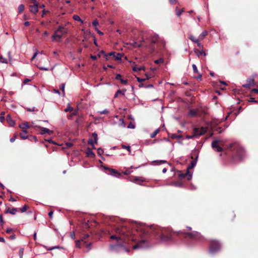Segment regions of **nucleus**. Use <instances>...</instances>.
Instances as JSON below:
<instances>
[{
    "label": "nucleus",
    "instance_id": "29",
    "mask_svg": "<svg viewBox=\"0 0 258 258\" xmlns=\"http://www.w3.org/2000/svg\"><path fill=\"white\" fill-rule=\"evenodd\" d=\"M73 110V108L69 104H68L67 108L64 109L65 112H71Z\"/></svg>",
    "mask_w": 258,
    "mask_h": 258
},
{
    "label": "nucleus",
    "instance_id": "38",
    "mask_svg": "<svg viewBox=\"0 0 258 258\" xmlns=\"http://www.w3.org/2000/svg\"><path fill=\"white\" fill-rule=\"evenodd\" d=\"M115 54V52H111L109 53L108 54H105V56L106 57V59H108V58H107L108 56H113L114 57Z\"/></svg>",
    "mask_w": 258,
    "mask_h": 258
},
{
    "label": "nucleus",
    "instance_id": "59",
    "mask_svg": "<svg viewBox=\"0 0 258 258\" xmlns=\"http://www.w3.org/2000/svg\"><path fill=\"white\" fill-rule=\"evenodd\" d=\"M38 52L36 51L33 55V56H32V58H31V60L32 61L33 59H34L35 58V57H36L37 55L38 54Z\"/></svg>",
    "mask_w": 258,
    "mask_h": 258
},
{
    "label": "nucleus",
    "instance_id": "9",
    "mask_svg": "<svg viewBox=\"0 0 258 258\" xmlns=\"http://www.w3.org/2000/svg\"><path fill=\"white\" fill-rule=\"evenodd\" d=\"M146 242L145 240H142L140 242H138L136 245L133 246L134 249H137L139 248H145L147 246L145 243Z\"/></svg>",
    "mask_w": 258,
    "mask_h": 258
},
{
    "label": "nucleus",
    "instance_id": "40",
    "mask_svg": "<svg viewBox=\"0 0 258 258\" xmlns=\"http://www.w3.org/2000/svg\"><path fill=\"white\" fill-rule=\"evenodd\" d=\"M192 68H193L194 72L195 73H198V70L196 64H192Z\"/></svg>",
    "mask_w": 258,
    "mask_h": 258
},
{
    "label": "nucleus",
    "instance_id": "10",
    "mask_svg": "<svg viewBox=\"0 0 258 258\" xmlns=\"http://www.w3.org/2000/svg\"><path fill=\"white\" fill-rule=\"evenodd\" d=\"M186 237H189L190 238H197L200 237V234L197 232L194 231L190 233H185Z\"/></svg>",
    "mask_w": 258,
    "mask_h": 258
},
{
    "label": "nucleus",
    "instance_id": "56",
    "mask_svg": "<svg viewBox=\"0 0 258 258\" xmlns=\"http://www.w3.org/2000/svg\"><path fill=\"white\" fill-rule=\"evenodd\" d=\"M101 54H104V55L105 54V52H104V51L102 50L101 51H100V52L97 54V56H98V57H101Z\"/></svg>",
    "mask_w": 258,
    "mask_h": 258
},
{
    "label": "nucleus",
    "instance_id": "41",
    "mask_svg": "<svg viewBox=\"0 0 258 258\" xmlns=\"http://www.w3.org/2000/svg\"><path fill=\"white\" fill-rule=\"evenodd\" d=\"M121 147L123 149H125L127 150V151L129 152V153L131 152L130 146H125V145H123L121 146Z\"/></svg>",
    "mask_w": 258,
    "mask_h": 258
},
{
    "label": "nucleus",
    "instance_id": "3",
    "mask_svg": "<svg viewBox=\"0 0 258 258\" xmlns=\"http://www.w3.org/2000/svg\"><path fill=\"white\" fill-rule=\"evenodd\" d=\"M151 41L152 43L156 44V46L160 49H164L165 47V41L163 38L160 37L158 35H155L152 37Z\"/></svg>",
    "mask_w": 258,
    "mask_h": 258
},
{
    "label": "nucleus",
    "instance_id": "57",
    "mask_svg": "<svg viewBox=\"0 0 258 258\" xmlns=\"http://www.w3.org/2000/svg\"><path fill=\"white\" fill-rule=\"evenodd\" d=\"M30 81V80L29 79H26L24 80L23 81V84H27L28 82H29Z\"/></svg>",
    "mask_w": 258,
    "mask_h": 258
},
{
    "label": "nucleus",
    "instance_id": "12",
    "mask_svg": "<svg viewBox=\"0 0 258 258\" xmlns=\"http://www.w3.org/2000/svg\"><path fill=\"white\" fill-rule=\"evenodd\" d=\"M19 127L22 129V132L23 133H24L25 134H27V130L29 128L30 126L29 125L27 122H25L23 124H20Z\"/></svg>",
    "mask_w": 258,
    "mask_h": 258
},
{
    "label": "nucleus",
    "instance_id": "54",
    "mask_svg": "<svg viewBox=\"0 0 258 258\" xmlns=\"http://www.w3.org/2000/svg\"><path fill=\"white\" fill-rule=\"evenodd\" d=\"M115 79L118 80H120L121 79V76L120 74H117L116 76Z\"/></svg>",
    "mask_w": 258,
    "mask_h": 258
},
{
    "label": "nucleus",
    "instance_id": "53",
    "mask_svg": "<svg viewBox=\"0 0 258 258\" xmlns=\"http://www.w3.org/2000/svg\"><path fill=\"white\" fill-rule=\"evenodd\" d=\"M95 29L99 35H103V33L102 32H101L100 30H99L97 27H95Z\"/></svg>",
    "mask_w": 258,
    "mask_h": 258
},
{
    "label": "nucleus",
    "instance_id": "18",
    "mask_svg": "<svg viewBox=\"0 0 258 258\" xmlns=\"http://www.w3.org/2000/svg\"><path fill=\"white\" fill-rule=\"evenodd\" d=\"M18 209L17 208L8 209L6 213H10L12 215H15L17 212Z\"/></svg>",
    "mask_w": 258,
    "mask_h": 258
},
{
    "label": "nucleus",
    "instance_id": "64",
    "mask_svg": "<svg viewBox=\"0 0 258 258\" xmlns=\"http://www.w3.org/2000/svg\"><path fill=\"white\" fill-rule=\"evenodd\" d=\"M13 231V229L12 228H7L6 230V232L8 233H9Z\"/></svg>",
    "mask_w": 258,
    "mask_h": 258
},
{
    "label": "nucleus",
    "instance_id": "34",
    "mask_svg": "<svg viewBox=\"0 0 258 258\" xmlns=\"http://www.w3.org/2000/svg\"><path fill=\"white\" fill-rule=\"evenodd\" d=\"M20 136L21 138L23 140L26 139L28 138V136L26 135V134H25L23 132L22 133L20 134Z\"/></svg>",
    "mask_w": 258,
    "mask_h": 258
},
{
    "label": "nucleus",
    "instance_id": "21",
    "mask_svg": "<svg viewBox=\"0 0 258 258\" xmlns=\"http://www.w3.org/2000/svg\"><path fill=\"white\" fill-rule=\"evenodd\" d=\"M130 180H131V181H133V182H136V183H138L139 181H143V180H142L141 179H140V178L139 177H132V178H131Z\"/></svg>",
    "mask_w": 258,
    "mask_h": 258
},
{
    "label": "nucleus",
    "instance_id": "47",
    "mask_svg": "<svg viewBox=\"0 0 258 258\" xmlns=\"http://www.w3.org/2000/svg\"><path fill=\"white\" fill-rule=\"evenodd\" d=\"M163 62V59H161V58L157 59V60H156L155 61V63H156L157 64L161 63H162Z\"/></svg>",
    "mask_w": 258,
    "mask_h": 258
},
{
    "label": "nucleus",
    "instance_id": "45",
    "mask_svg": "<svg viewBox=\"0 0 258 258\" xmlns=\"http://www.w3.org/2000/svg\"><path fill=\"white\" fill-rule=\"evenodd\" d=\"M88 144L92 146L93 149H95V147H94V145L93 144V141L92 139H90L88 141Z\"/></svg>",
    "mask_w": 258,
    "mask_h": 258
},
{
    "label": "nucleus",
    "instance_id": "17",
    "mask_svg": "<svg viewBox=\"0 0 258 258\" xmlns=\"http://www.w3.org/2000/svg\"><path fill=\"white\" fill-rule=\"evenodd\" d=\"M194 51L198 57H200L201 55H203L204 56H206L207 55L206 53L204 52L203 50H199L198 49H195Z\"/></svg>",
    "mask_w": 258,
    "mask_h": 258
},
{
    "label": "nucleus",
    "instance_id": "60",
    "mask_svg": "<svg viewBox=\"0 0 258 258\" xmlns=\"http://www.w3.org/2000/svg\"><path fill=\"white\" fill-rule=\"evenodd\" d=\"M155 162H157L158 163V164H162V163H165L166 161H164V160H160V161H154Z\"/></svg>",
    "mask_w": 258,
    "mask_h": 258
},
{
    "label": "nucleus",
    "instance_id": "44",
    "mask_svg": "<svg viewBox=\"0 0 258 258\" xmlns=\"http://www.w3.org/2000/svg\"><path fill=\"white\" fill-rule=\"evenodd\" d=\"M97 153L99 156H101L103 154V151L101 148H98L97 150Z\"/></svg>",
    "mask_w": 258,
    "mask_h": 258
},
{
    "label": "nucleus",
    "instance_id": "42",
    "mask_svg": "<svg viewBox=\"0 0 258 258\" xmlns=\"http://www.w3.org/2000/svg\"><path fill=\"white\" fill-rule=\"evenodd\" d=\"M108 111L107 109H104L102 111H98V113L102 114H108Z\"/></svg>",
    "mask_w": 258,
    "mask_h": 258
},
{
    "label": "nucleus",
    "instance_id": "13",
    "mask_svg": "<svg viewBox=\"0 0 258 258\" xmlns=\"http://www.w3.org/2000/svg\"><path fill=\"white\" fill-rule=\"evenodd\" d=\"M7 121L10 126H13L15 124V121L12 119L11 116L10 115L7 116Z\"/></svg>",
    "mask_w": 258,
    "mask_h": 258
},
{
    "label": "nucleus",
    "instance_id": "55",
    "mask_svg": "<svg viewBox=\"0 0 258 258\" xmlns=\"http://www.w3.org/2000/svg\"><path fill=\"white\" fill-rule=\"evenodd\" d=\"M127 127L129 128H135V125L132 123H130L128 124Z\"/></svg>",
    "mask_w": 258,
    "mask_h": 258
},
{
    "label": "nucleus",
    "instance_id": "43",
    "mask_svg": "<svg viewBox=\"0 0 258 258\" xmlns=\"http://www.w3.org/2000/svg\"><path fill=\"white\" fill-rule=\"evenodd\" d=\"M196 162H197L196 161H192L191 162L190 166L188 168H192L194 167H195V166L196 164Z\"/></svg>",
    "mask_w": 258,
    "mask_h": 258
},
{
    "label": "nucleus",
    "instance_id": "1",
    "mask_svg": "<svg viewBox=\"0 0 258 258\" xmlns=\"http://www.w3.org/2000/svg\"><path fill=\"white\" fill-rule=\"evenodd\" d=\"M115 234L110 236V238L112 240H116L118 246H121L122 244L120 241L124 243L128 240L135 241L137 240L136 234L140 236L141 234L139 229L132 230L130 225L117 227L115 229Z\"/></svg>",
    "mask_w": 258,
    "mask_h": 258
},
{
    "label": "nucleus",
    "instance_id": "28",
    "mask_svg": "<svg viewBox=\"0 0 258 258\" xmlns=\"http://www.w3.org/2000/svg\"><path fill=\"white\" fill-rule=\"evenodd\" d=\"M122 55L119 53H115V55L114 56V57L116 60H120L121 59Z\"/></svg>",
    "mask_w": 258,
    "mask_h": 258
},
{
    "label": "nucleus",
    "instance_id": "36",
    "mask_svg": "<svg viewBox=\"0 0 258 258\" xmlns=\"http://www.w3.org/2000/svg\"><path fill=\"white\" fill-rule=\"evenodd\" d=\"M64 87H65V84H62L60 86V89H61L62 90L63 95H64Z\"/></svg>",
    "mask_w": 258,
    "mask_h": 258
},
{
    "label": "nucleus",
    "instance_id": "26",
    "mask_svg": "<svg viewBox=\"0 0 258 258\" xmlns=\"http://www.w3.org/2000/svg\"><path fill=\"white\" fill-rule=\"evenodd\" d=\"M24 9H25V7H24V5H20L19 7H18V12L19 13H21L22 12H23L24 10Z\"/></svg>",
    "mask_w": 258,
    "mask_h": 258
},
{
    "label": "nucleus",
    "instance_id": "14",
    "mask_svg": "<svg viewBox=\"0 0 258 258\" xmlns=\"http://www.w3.org/2000/svg\"><path fill=\"white\" fill-rule=\"evenodd\" d=\"M180 176L182 178L186 177L188 180H190L192 177V174L189 172H187L185 174H180Z\"/></svg>",
    "mask_w": 258,
    "mask_h": 258
},
{
    "label": "nucleus",
    "instance_id": "25",
    "mask_svg": "<svg viewBox=\"0 0 258 258\" xmlns=\"http://www.w3.org/2000/svg\"><path fill=\"white\" fill-rule=\"evenodd\" d=\"M146 77H147L146 78H140L139 77H137V81L139 82H144V81L148 80L149 78H150V77H149L147 75H146Z\"/></svg>",
    "mask_w": 258,
    "mask_h": 258
},
{
    "label": "nucleus",
    "instance_id": "27",
    "mask_svg": "<svg viewBox=\"0 0 258 258\" xmlns=\"http://www.w3.org/2000/svg\"><path fill=\"white\" fill-rule=\"evenodd\" d=\"M183 12V9H181L179 10L177 9V8H176V14L178 17H179Z\"/></svg>",
    "mask_w": 258,
    "mask_h": 258
},
{
    "label": "nucleus",
    "instance_id": "24",
    "mask_svg": "<svg viewBox=\"0 0 258 258\" xmlns=\"http://www.w3.org/2000/svg\"><path fill=\"white\" fill-rule=\"evenodd\" d=\"M197 111L194 109H191L189 113V115L191 117L195 116L197 115Z\"/></svg>",
    "mask_w": 258,
    "mask_h": 258
},
{
    "label": "nucleus",
    "instance_id": "15",
    "mask_svg": "<svg viewBox=\"0 0 258 258\" xmlns=\"http://www.w3.org/2000/svg\"><path fill=\"white\" fill-rule=\"evenodd\" d=\"M86 154L88 157L91 158H94L95 157L94 153L92 152V150L90 148H88L86 151Z\"/></svg>",
    "mask_w": 258,
    "mask_h": 258
},
{
    "label": "nucleus",
    "instance_id": "51",
    "mask_svg": "<svg viewBox=\"0 0 258 258\" xmlns=\"http://www.w3.org/2000/svg\"><path fill=\"white\" fill-rule=\"evenodd\" d=\"M251 93H254L258 94V89H253L250 91Z\"/></svg>",
    "mask_w": 258,
    "mask_h": 258
},
{
    "label": "nucleus",
    "instance_id": "20",
    "mask_svg": "<svg viewBox=\"0 0 258 258\" xmlns=\"http://www.w3.org/2000/svg\"><path fill=\"white\" fill-rule=\"evenodd\" d=\"M144 66H142V67H138L136 65H135L134 66H133V69L134 70V71L135 72H138V71H140L142 70H144Z\"/></svg>",
    "mask_w": 258,
    "mask_h": 258
},
{
    "label": "nucleus",
    "instance_id": "19",
    "mask_svg": "<svg viewBox=\"0 0 258 258\" xmlns=\"http://www.w3.org/2000/svg\"><path fill=\"white\" fill-rule=\"evenodd\" d=\"M41 132L42 134H43L47 133L48 135H50L52 133V131H50L48 128L45 127H42L41 129Z\"/></svg>",
    "mask_w": 258,
    "mask_h": 258
},
{
    "label": "nucleus",
    "instance_id": "11",
    "mask_svg": "<svg viewBox=\"0 0 258 258\" xmlns=\"http://www.w3.org/2000/svg\"><path fill=\"white\" fill-rule=\"evenodd\" d=\"M89 236V235L88 234L85 235L84 236H83L81 239V241L84 243V245H85V246L87 248H88V249H90L91 248V243H87V241H86V239L87 238H88Z\"/></svg>",
    "mask_w": 258,
    "mask_h": 258
},
{
    "label": "nucleus",
    "instance_id": "39",
    "mask_svg": "<svg viewBox=\"0 0 258 258\" xmlns=\"http://www.w3.org/2000/svg\"><path fill=\"white\" fill-rule=\"evenodd\" d=\"M28 209V206L27 205L24 206L22 208L20 209L21 212H25Z\"/></svg>",
    "mask_w": 258,
    "mask_h": 258
},
{
    "label": "nucleus",
    "instance_id": "30",
    "mask_svg": "<svg viewBox=\"0 0 258 258\" xmlns=\"http://www.w3.org/2000/svg\"><path fill=\"white\" fill-rule=\"evenodd\" d=\"M73 19L75 21H80L81 22V23H83V21L81 19V18H80V17L78 15H74L73 16Z\"/></svg>",
    "mask_w": 258,
    "mask_h": 258
},
{
    "label": "nucleus",
    "instance_id": "2",
    "mask_svg": "<svg viewBox=\"0 0 258 258\" xmlns=\"http://www.w3.org/2000/svg\"><path fill=\"white\" fill-rule=\"evenodd\" d=\"M152 232L159 239L160 242H167L172 240L171 235L168 229L161 228L157 226L151 228Z\"/></svg>",
    "mask_w": 258,
    "mask_h": 258
},
{
    "label": "nucleus",
    "instance_id": "7",
    "mask_svg": "<svg viewBox=\"0 0 258 258\" xmlns=\"http://www.w3.org/2000/svg\"><path fill=\"white\" fill-rule=\"evenodd\" d=\"M32 2L33 5H30V11L35 14L38 12V6L35 0H32Z\"/></svg>",
    "mask_w": 258,
    "mask_h": 258
},
{
    "label": "nucleus",
    "instance_id": "23",
    "mask_svg": "<svg viewBox=\"0 0 258 258\" xmlns=\"http://www.w3.org/2000/svg\"><path fill=\"white\" fill-rule=\"evenodd\" d=\"M208 33H207V31H203L201 34V35L199 36V39L200 40H202L207 35Z\"/></svg>",
    "mask_w": 258,
    "mask_h": 258
},
{
    "label": "nucleus",
    "instance_id": "37",
    "mask_svg": "<svg viewBox=\"0 0 258 258\" xmlns=\"http://www.w3.org/2000/svg\"><path fill=\"white\" fill-rule=\"evenodd\" d=\"M23 252H24V249L23 248H20L19 249V251L20 258H22Z\"/></svg>",
    "mask_w": 258,
    "mask_h": 258
},
{
    "label": "nucleus",
    "instance_id": "33",
    "mask_svg": "<svg viewBox=\"0 0 258 258\" xmlns=\"http://www.w3.org/2000/svg\"><path fill=\"white\" fill-rule=\"evenodd\" d=\"M159 129H157V130H155L153 133H152L151 134L150 137L152 138H154L157 135V134L159 133Z\"/></svg>",
    "mask_w": 258,
    "mask_h": 258
},
{
    "label": "nucleus",
    "instance_id": "52",
    "mask_svg": "<svg viewBox=\"0 0 258 258\" xmlns=\"http://www.w3.org/2000/svg\"><path fill=\"white\" fill-rule=\"evenodd\" d=\"M131 173V171L130 169H126L123 172V173L125 175H128Z\"/></svg>",
    "mask_w": 258,
    "mask_h": 258
},
{
    "label": "nucleus",
    "instance_id": "16",
    "mask_svg": "<svg viewBox=\"0 0 258 258\" xmlns=\"http://www.w3.org/2000/svg\"><path fill=\"white\" fill-rule=\"evenodd\" d=\"M109 171H110V174L111 175H113V176L117 177H119L120 176V174L119 172H118L117 171H116L114 169H111L109 170Z\"/></svg>",
    "mask_w": 258,
    "mask_h": 258
},
{
    "label": "nucleus",
    "instance_id": "58",
    "mask_svg": "<svg viewBox=\"0 0 258 258\" xmlns=\"http://www.w3.org/2000/svg\"><path fill=\"white\" fill-rule=\"evenodd\" d=\"M250 86H251V84L250 83H247V84L243 85V86L244 88H249Z\"/></svg>",
    "mask_w": 258,
    "mask_h": 258
},
{
    "label": "nucleus",
    "instance_id": "8",
    "mask_svg": "<svg viewBox=\"0 0 258 258\" xmlns=\"http://www.w3.org/2000/svg\"><path fill=\"white\" fill-rule=\"evenodd\" d=\"M206 132V130L204 127L200 128H195L194 130V136L197 137L203 135Z\"/></svg>",
    "mask_w": 258,
    "mask_h": 258
},
{
    "label": "nucleus",
    "instance_id": "50",
    "mask_svg": "<svg viewBox=\"0 0 258 258\" xmlns=\"http://www.w3.org/2000/svg\"><path fill=\"white\" fill-rule=\"evenodd\" d=\"M120 81L123 84H126L127 83V80H124V79H123L122 78H121V79L120 80Z\"/></svg>",
    "mask_w": 258,
    "mask_h": 258
},
{
    "label": "nucleus",
    "instance_id": "62",
    "mask_svg": "<svg viewBox=\"0 0 258 258\" xmlns=\"http://www.w3.org/2000/svg\"><path fill=\"white\" fill-rule=\"evenodd\" d=\"M53 212L52 211H50L49 213H48V215L50 217V219H52V216H53Z\"/></svg>",
    "mask_w": 258,
    "mask_h": 258
},
{
    "label": "nucleus",
    "instance_id": "6",
    "mask_svg": "<svg viewBox=\"0 0 258 258\" xmlns=\"http://www.w3.org/2000/svg\"><path fill=\"white\" fill-rule=\"evenodd\" d=\"M222 143L220 140H215L212 143V148L217 152H221L222 151Z\"/></svg>",
    "mask_w": 258,
    "mask_h": 258
},
{
    "label": "nucleus",
    "instance_id": "48",
    "mask_svg": "<svg viewBox=\"0 0 258 258\" xmlns=\"http://www.w3.org/2000/svg\"><path fill=\"white\" fill-rule=\"evenodd\" d=\"M93 25L96 27V26L98 25V22L97 20H94L92 23Z\"/></svg>",
    "mask_w": 258,
    "mask_h": 258
},
{
    "label": "nucleus",
    "instance_id": "63",
    "mask_svg": "<svg viewBox=\"0 0 258 258\" xmlns=\"http://www.w3.org/2000/svg\"><path fill=\"white\" fill-rule=\"evenodd\" d=\"M16 138V136H14V137L11 138L10 139V142H12V143L14 142L15 141Z\"/></svg>",
    "mask_w": 258,
    "mask_h": 258
},
{
    "label": "nucleus",
    "instance_id": "5",
    "mask_svg": "<svg viewBox=\"0 0 258 258\" xmlns=\"http://www.w3.org/2000/svg\"><path fill=\"white\" fill-rule=\"evenodd\" d=\"M221 245L220 243L216 240H212L209 251L211 253H214L220 250Z\"/></svg>",
    "mask_w": 258,
    "mask_h": 258
},
{
    "label": "nucleus",
    "instance_id": "31",
    "mask_svg": "<svg viewBox=\"0 0 258 258\" xmlns=\"http://www.w3.org/2000/svg\"><path fill=\"white\" fill-rule=\"evenodd\" d=\"M0 62L7 63L8 62L7 58H4L2 56H0Z\"/></svg>",
    "mask_w": 258,
    "mask_h": 258
},
{
    "label": "nucleus",
    "instance_id": "46",
    "mask_svg": "<svg viewBox=\"0 0 258 258\" xmlns=\"http://www.w3.org/2000/svg\"><path fill=\"white\" fill-rule=\"evenodd\" d=\"M81 242H82V241H81V240H76V241H75V242H76V247H78V248H80V243H81Z\"/></svg>",
    "mask_w": 258,
    "mask_h": 258
},
{
    "label": "nucleus",
    "instance_id": "49",
    "mask_svg": "<svg viewBox=\"0 0 258 258\" xmlns=\"http://www.w3.org/2000/svg\"><path fill=\"white\" fill-rule=\"evenodd\" d=\"M70 237L73 239H75V232H71V234H70Z\"/></svg>",
    "mask_w": 258,
    "mask_h": 258
},
{
    "label": "nucleus",
    "instance_id": "4",
    "mask_svg": "<svg viewBox=\"0 0 258 258\" xmlns=\"http://www.w3.org/2000/svg\"><path fill=\"white\" fill-rule=\"evenodd\" d=\"M67 33V30L63 27L60 26L58 29L55 31L54 35L52 36L53 41L57 39H60L62 36Z\"/></svg>",
    "mask_w": 258,
    "mask_h": 258
},
{
    "label": "nucleus",
    "instance_id": "35",
    "mask_svg": "<svg viewBox=\"0 0 258 258\" xmlns=\"http://www.w3.org/2000/svg\"><path fill=\"white\" fill-rule=\"evenodd\" d=\"M92 137L94 138L95 143H97V134L96 133L92 134Z\"/></svg>",
    "mask_w": 258,
    "mask_h": 258
},
{
    "label": "nucleus",
    "instance_id": "32",
    "mask_svg": "<svg viewBox=\"0 0 258 258\" xmlns=\"http://www.w3.org/2000/svg\"><path fill=\"white\" fill-rule=\"evenodd\" d=\"M189 38L195 43L198 42V40H200L199 38L197 39L194 36H190Z\"/></svg>",
    "mask_w": 258,
    "mask_h": 258
},
{
    "label": "nucleus",
    "instance_id": "61",
    "mask_svg": "<svg viewBox=\"0 0 258 258\" xmlns=\"http://www.w3.org/2000/svg\"><path fill=\"white\" fill-rule=\"evenodd\" d=\"M66 145L67 148H70L73 145L71 143H67Z\"/></svg>",
    "mask_w": 258,
    "mask_h": 258
},
{
    "label": "nucleus",
    "instance_id": "22",
    "mask_svg": "<svg viewBox=\"0 0 258 258\" xmlns=\"http://www.w3.org/2000/svg\"><path fill=\"white\" fill-rule=\"evenodd\" d=\"M125 91H126V90H123V91L120 90H118L116 92L115 94L114 95V97H117L119 94H121L122 95H124Z\"/></svg>",
    "mask_w": 258,
    "mask_h": 258
}]
</instances>
